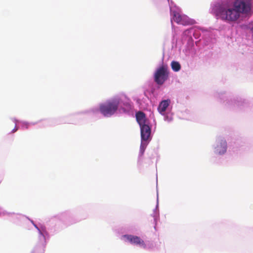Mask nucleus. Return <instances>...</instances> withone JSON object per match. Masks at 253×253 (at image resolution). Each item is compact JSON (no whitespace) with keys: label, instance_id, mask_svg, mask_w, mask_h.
Wrapping results in <instances>:
<instances>
[{"label":"nucleus","instance_id":"nucleus-3","mask_svg":"<svg viewBox=\"0 0 253 253\" xmlns=\"http://www.w3.org/2000/svg\"><path fill=\"white\" fill-rule=\"evenodd\" d=\"M169 72L167 65H163L157 69L154 74V81L159 85H162L168 79Z\"/></svg>","mask_w":253,"mask_h":253},{"label":"nucleus","instance_id":"nucleus-9","mask_svg":"<svg viewBox=\"0 0 253 253\" xmlns=\"http://www.w3.org/2000/svg\"><path fill=\"white\" fill-rule=\"evenodd\" d=\"M136 120L140 126L146 124L145 115L142 112H139L136 114Z\"/></svg>","mask_w":253,"mask_h":253},{"label":"nucleus","instance_id":"nucleus-2","mask_svg":"<svg viewBox=\"0 0 253 253\" xmlns=\"http://www.w3.org/2000/svg\"><path fill=\"white\" fill-rule=\"evenodd\" d=\"M119 104L120 99L119 98L109 100L100 105V111L104 116H111L116 112Z\"/></svg>","mask_w":253,"mask_h":253},{"label":"nucleus","instance_id":"nucleus-7","mask_svg":"<svg viewBox=\"0 0 253 253\" xmlns=\"http://www.w3.org/2000/svg\"><path fill=\"white\" fill-rule=\"evenodd\" d=\"M226 151V142L221 140L215 148V152L218 154H223Z\"/></svg>","mask_w":253,"mask_h":253},{"label":"nucleus","instance_id":"nucleus-6","mask_svg":"<svg viewBox=\"0 0 253 253\" xmlns=\"http://www.w3.org/2000/svg\"><path fill=\"white\" fill-rule=\"evenodd\" d=\"M124 237L131 244L138 245L142 246H145L144 241L138 236L125 235Z\"/></svg>","mask_w":253,"mask_h":253},{"label":"nucleus","instance_id":"nucleus-8","mask_svg":"<svg viewBox=\"0 0 253 253\" xmlns=\"http://www.w3.org/2000/svg\"><path fill=\"white\" fill-rule=\"evenodd\" d=\"M170 104V100H164L160 102L158 107V112L162 115H164L165 112Z\"/></svg>","mask_w":253,"mask_h":253},{"label":"nucleus","instance_id":"nucleus-5","mask_svg":"<svg viewBox=\"0 0 253 253\" xmlns=\"http://www.w3.org/2000/svg\"><path fill=\"white\" fill-rule=\"evenodd\" d=\"M140 126L141 139L143 141H147L151 134V128L147 125L144 124Z\"/></svg>","mask_w":253,"mask_h":253},{"label":"nucleus","instance_id":"nucleus-1","mask_svg":"<svg viewBox=\"0 0 253 253\" xmlns=\"http://www.w3.org/2000/svg\"><path fill=\"white\" fill-rule=\"evenodd\" d=\"M214 13L224 21L235 23L240 19L242 15L249 16L252 14L250 0L223 1L215 6Z\"/></svg>","mask_w":253,"mask_h":253},{"label":"nucleus","instance_id":"nucleus-10","mask_svg":"<svg viewBox=\"0 0 253 253\" xmlns=\"http://www.w3.org/2000/svg\"><path fill=\"white\" fill-rule=\"evenodd\" d=\"M172 69L175 72H178L180 70L181 66L179 62L173 61L171 63Z\"/></svg>","mask_w":253,"mask_h":253},{"label":"nucleus","instance_id":"nucleus-11","mask_svg":"<svg viewBox=\"0 0 253 253\" xmlns=\"http://www.w3.org/2000/svg\"><path fill=\"white\" fill-rule=\"evenodd\" d=\"M17 129H17V128H14V129L12 130V132H15L16 131H17Z\"/></svg>","mask_w":253,"mask_h":253},{"label":"nucleus","instance_id":"nucleus-4","mask_svg":"<svg viewBox=\"0 0 253 253\" xmlns=\"http://www.w3.org/2000/svg\"><path fill=\"white\" fill-rule=\"evenodd\" d=\"M172 20L178 24L184 26L192 25L195 23V21L189 18L185 15H181L176 11H173L171 13Z\"/></svg>","mask_w":253,"mask_h":253}]
</instances>
